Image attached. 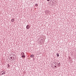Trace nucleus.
I'll use <instances>...</instances> for the list:
<instances>
[{"label": "nucleus", "instance_id": "f257e3e1", "mask_svg": "<svg viewBox=\"0 0 76 76\" xmlns=\"http://www.w3.org/2000/svg\"><path fill=\"white\" fill-rule=\"evenodd\" d=\"M10 55V56H11L12 57H15V54L13 53H11Z\"/></svg>", "mask_w": 76, "mask_h": 76}, {"label": "nucleus", "instance_id": "f03ea898", "mask_svg": "<svg viewBox=\"0 0 76 76\" xmlns=\"http://www.w3.org/2000/svg\"><path fill=\"white\" fill-rule=\"evenodd\" d=\"M29 25H27L26 26V29H29Z\"/></svg>", "mask_w": 76, "mask_h": 76}, {"label": "nucleus", "instance_id": "7ed1b4c3", "mask_svg": "<svg viewBox=\"0 0 76 76\" xmlns=\"http://www.w3.org/2000/svg\"><path fill=\"white\" fill-rule=\"evenodd\" d=\"M34 57V54L31 55L30 56V57L31 58Z\"/></svg>", "mask_w": 76, "mask_h": 76}, {"label": "nucleus", "instance_id": "20e7f679", "mask_svg": "<svg viewBox=\"0 0 76 76\" xmlns=\"http://www.w3.org/2000/svg\"><path fill=\"white\" fill-rule=\"evenodd\" d=\"M22 58H25V55H22L21 56Z\"/></svg>", "mask_w": 76, "mask_h": 76}, {"label": "nucleus", "instance_id": "39448f33", "mask_svg": "<svg viewBox=\"0 0 76 76\" xmlns=\"http://www.w3.org/2000/svg\"><path fill=\"white\" fill-rule=\"evenodd\" d=\"M21 55H22V56H24L25 55V53L23 52H22L21 53Z\"/></svg>", "mask_w": 76, "mask_h": 76}, {"label": "nucleus", "instance_id": "423d86ee", "mask_svg": "<svg viewBox=\"0 0 76 76\" xmlns=\"http://www.w3.org/2000/svg\"><path fill=\"white\" fill-rule=\"evenodd\" d=\"M56 55L58 57H59V54H58V53H57L56 54Z\"/></svg>", "mask_w": 76, "mask_h": 76}, {"label": "nucleus", "instance_id": "0eeeda50", "mask_svg": "<svg viewBox=\"0 0 76 76\" xmlns=\"http://www.w3.org/2000/svg\"><path fill=\"white\" fill-rule=\"evenodd\" d=\"M14 21H15V20H14V19H12V22H14Z\"/></svg>", "mask_w": 76, "mask_h": 76}, {"label": "nucleus", "instance_id": "6e6552de", "mask_svg": "<svg viewBox=\"0 0 76 76\" xmlns=\"http://www.w3.org/2000/svg\"><path fill=\"white\" fill-rule=\"evenodd\" d=\"M35 6H38V4H35Z\"/></svg>", "mask_w": 76, "mask_h": 76}, {"label": "nucleus", "instance_id": "1a4fd4ad", "mask_svg": "<svg viewBox=\"0 0 76 76\" xmlns=\"http://www.w3.org/2000/svg\"><path fill=\"white\" fill-rule=\"evenodd\" d=\"M47 12L48 13H49V10H47Z\"/></svg>", "mask_w": 76, "mask_h": 76}, {"label": "nucleus", "instance_id": "9d476101", "mask_svg": "<svg viewBox=\"0 0 76 76\" xmlns=\"http://www.w3.org/2000/svg\"><path fill=\"white\" fill-rule=\"evenodd\" d=\"M60 63H59L58 64H59V66H58L59 67L60 66Z\"/></svg>", "mask_w": 76, "mask_h": 76}, {"label": "nucleus", "instance_id": "9b49d317", "mask_svg": "<svg viewBox=\"0 0 76 76\" xmlns=\"http://www.w3.org/2000/svg\"><path fill=\"white\" fill-rule=\"evenodd\" d=\"M7 65H8V67H10V65H9V64H8Z\"/></svg>", "mask_w": 76, "mask_h": 76}, {"label": "nucleus", "instance_id": "f8f14e48", "mask_svg": "<svg viewBox=\"0 0 76 76\" xmlns=\"http://www.w3.org/2000/svg\"><path fill=\"white\" fill-rule=\"evenodd\" d=\"M3 73H4V75L6 73V72H3Z\"/></svg>", "mask_w": 76, "mask_h": 76}, {"label": "nucleus", "instance_id": "ddd939ff", "mask_svg": "<svg viewBox=\"0 0 76 76\" xmlns=\"http://www.w3.org/2000/svg\"><path fill=\"white\" fill-rule=\"evenodd\" d=\"M4 75V73H3V72L2 73V74L1 75Z\"/></svg>", "mask_w": 76, "mask_h": 76}, {"label": "nucleus", "instance_id": "4468645a", "mask_svg": "<svg viewBox=\"0 0 76 76\" xmlns=\"http://www.w3.org/2000/svg\"><path fill=\"white\" fill-rule=\"evenodd\" d=\"M50 0H47V1H50Z\"/></svg>", "mask_w": 76, "mask_h": 76}, {"label": "nucleus", "instance_id": "2eb2a0df", "mask_svg": "<svg viewBox=\"0 0 76 76\" xmlns=\"http://www.w3.org/2000/svg\"><path fill=\"white\" fill-rule=\"evenodd\" d=\"M12 57L11 56V57H10V58H11V59H12Z\"/></svg>", "mask_w": 76, "mask_h": 76}, {"label": "nucleus", "instance_id": "dca6fc26", "mask_svg": "<svg viewBox=\"0 0 76 76\" xmlns=\"http://www.w3.org/2000/svg\"><path fill=\"white\" fill-rule=\"evenodd\" d=\"M55 66V67H57V66Z\"/></svg>", "mask_w": 76, "mask_h": 76}, {"label": "nucleus", "instance_id": "f3484780", "mask_svg": "<svg viewBox=\"0 0 76 76\" xmlns=\"http://www.w3.org/2000/svg\"><path fill=\"white\" fill-rule=\"evenodd\" d=\"M4 72V71H1V72Z\"/></svg>", "mask_w": 76, "mask_h": 76}, {"label": "nucleus", "instance_id": "a211bd4d", "mask_svg": "<svg viewBox=\"0 0 76 76\" xmlns=\"http://www.w3.org/2000/svg\"><path fill=\"white\" fill-rule=\"evenodd\" d=\"M10 60H11V59H10Z\"/></svg>", "mask_w": 76, "mask_h": 76}, {"label": "nucleus", "instance_id": "6ab92c4d", "mask_svg": "<svg viewBox=\"0 0 76 76\" xmlns=\"http://www.w3.org/2000/svg\"><path fill=\"white\" fill-rule=\"evenodd\" d=\"M56 68H57V67H56Z\"/></svg>", "mask_w": 76, "mask_h": 76}]
</instances>
